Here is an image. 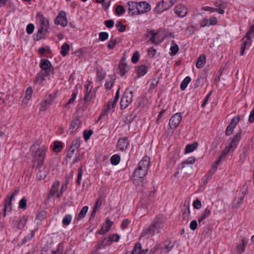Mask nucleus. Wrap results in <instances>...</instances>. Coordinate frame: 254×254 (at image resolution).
<instances>
[{
    "label": "nucleus",
    "instance_id": "obj_1",
    "mask_svg": "<svg viewBox=\"0 0 254 254\" xmlns=\"http://www.w3.org/2000/svg\"><path fill=\"white\" fill-rule=\"evenodd\" d=\"M164 216L159 214L152 221L150 225L141 233V236L146 235L153 236L155 233H159L163 227Z\"/></svg>",
    "mask_w": 254,
    "mask_h": 254
},
{
    "label": "nucleus",
    "instance_id": "obj_2",
    "mask_svg": "<svg viewBox=\"0 0 254 254\" xmlns=\"http://www.w3.org/2000/svg\"><path fill=\"white\" fill-rule=\"evenodd\" d=\"M47 149L48 147L44 145L38 148L35 151L32 152L34 167L39 168L42 166Z\"/></svg>",
    "mask_w": 254,
    "mask_h": 254
},
{
    "label": "nucleus",
    "instance_id": "obj_3",
    "mask_svg": "<svg viewBox=\"0 0 254 254\" xmlns=\"http://www.w3.org/2000/svg\"><path fill=\"white\" fill-rule=\"evenodd\" d=\"M37 17H38L40 22V27L37 32L38 39H41L44 38V36L48 32L49 28V20L40 12L37 14Z\"/></svg>",
    "mask_w": 254,
    "mask_h": 254
},
{
    "label": "nucleus",
    "instance_id": "obj_4",
    "mask_svg": "<svg viewBox=\"0 0 254 254\" xmlns=\"http://www.w3.org/2000/svg\"><path fill=\"white\" fill-rule=\"evenodd\" d=\"M40 66L42 68L40 75H42V80H45V77L50 76L54 72V68L48 60H41Z\"/></svg>",
    "mask_w": 254,
    "mask_h": 254
},
{
    "label": "nucleus",
    "instance_id": "obj_5",
    "mask_svg": "<svg viewBox=\"0 0 254 254\" xmlns=\"http://www.w3.org/2000/svg\"><path fill=\"white\" fill-rule=\"evenodd\" d=\"M147 172V171L142 169L141 170L139 169L137 167L133 173V184L135 186H142L143 184V178L146 176Z\"/></svg>",
    "mask_w": 254,
    "mask_h": 254
},
{
    "label": "nucleus",
    "instance_id": "obj_6",
    "mask_svg": "<svg viewBox=\"0 0 254 254\" xmlns=\"http://www.w3.org/2000/svg\"><path fill=\"white\" fill-rule=\"evenodd\" d=\"M129 88L126 89L120 102L121 108L123 110L127 108L132 100L133 91H128Z\"/></svg>",
    "mask_w": 254,
    "mask_h": 254
},
{
    "label": "nucleus",
    "instance_id": "obj_7",
    "mask_svg": "<svg viewBox=\"0 0 254 254\" xmlns=\"http://www.w3.org/2000/svg\"><path fill=\"white\" fill-rule=\"evenodd\" d=\"M55 23L56 24L61 25L63 27L66 26L67 24V19L65 12L61 11L55 19Z\"/></svg>",
    "mask_w": 254,
    "mask_h": 254
},
{
    "label": "nucleus",
    "instance_id": "obj_8",
    "mask_svg": "<svg viewBox=\"0 0 254 254\" xmlns=\"http://www.w3.org/2000/svg\"><path fill=\"white\" fill-rule=\"evenodd\" d=\"M182 120V116L181 113H176L171 118L169 126L171 128H176L180 124Z\"/></svg>",
    "mask_w": 254,
    "mask_h": 254
},
{
    "label": "nucleus",
    "instance_id": "obj_9",
    "mask_svg": "<svg viewBox=\"0 0 254 254\" xmlns=\"http://www.w3.org/2000/svg\"><path fill=\"white\" fill-rule=\"evenodd\" d=\"M128 13L131 15H138L137 2L133 1H128L127 3Z\"/></svg>",
    "mask_w": 254,
    "mask_h": 254
},
{
    "label": "nucleus",
    "instance_id": "obj_10",
    "mask_svg": "<svg viewBox=\"0 0 254 254\" xmlns=\"http://www.w3.org/2000/svg\"><path fill=\"white\" fill-rule=\"evenodd\" d=\"M138 14L148 12L151 9L150 4L146 1L137 2Z\"/></svg>",
    "mask_w": 254,
    "mask_h": 254
},
{
    "label": "nucleus",
    "instance_id": "obj_11",
    "mask_svg": "<svg viewBox=\"0 0 254 254\" xmlns=\"http://www.w3.org/2000/svg\"><path fill=\"white\" fill-rule=\"evenodd\" d=\"M128 144L127 137H124L118 140L117 147L119 150L124 151L127 150Z\"/></svg>",
    "mask_w": 254,
    "mask_h": 254
},
{
    "label": "nucleus",
    "instance_id": "obj_12",
    "mask_svg": "<svg viewBox=\"0 0 254 254\" xmlns=\"http://www.w3.org/2000/svg\"><path fill=\"white\" fill-rule=\"evenodd\" d=\"M27 221V218L26 216H24L22 217L17 219H14L13 220V225L17 228L20 230L23 229Z\"/></svg>",
    "mask_w": 254,
    "mask_h": 254
},
{
    "label": "nucleus",
    "instance_id": "obj_13",
    "mask_svg": "<svg viewBox=\"0 0 254 254\" xmlns=\"http://www.w3.org/2000/svg\"><path fill=\"white\" fill-rule=\"evenodd\" d=\"M175 12L180 17H184L187 13V8L184 5L180 4L174 8Z\"/></svg>",
    "mask_w": 254,
    "mask_h": 254
},
{
    "label": "nucleus",
    "instance_id": "obj_14",
    "mask_svg": "<svg viewBox=\"0 0 254 254\" xmlns=\"http://www.w3.org/2000/svg\"><path fill=\"white\" fill-rule=\"evenodd\" d=\"M150 165V159L145 156L138 163L137 167L139 169H142L148 171Z\"/></svg>",
    "mask_w": 254,
    "mask_h": 254
},
{
    "label": "nucleus",
    "instance_id": "obj_15",
    "mask_svg": "<svg viewBox=\"0 0 254 254\" xmlns=\"http://www.w3.org/2000/svg\"><path fill=\"white\" fill-rule=\"evenodd\" d=\"M215 6L217 7V12L220 14H223L224 13V9L226 8L227 4L225 2L220 0H217L214 4Z\"/></svg>",
    "mask_w": 254,
    "mask_h": 254
},
{
    "label": "nucleus",
    "instance_id": "obj_16",
    "mask_svg": "<svg viewBox=\"0 0 254 254\" xmlns=\"http://www.w3.org/2000/svg\"><path fill=\"white\" fill-rule=\"evenodd\" d=\"M148 70V67L145 64L136 67V73L138 77L144 76Z\"/></svg>",
    "mask_w": 254,
    "mask_h": 254
},
{
    "label": "nucleus",
    "instance_id": "obj_17",
    "mask_svg": "<svg viewBox=\"0 0 254 254\" xmlns=\"http://www.w3.org/2000/svg\"><path fill=\"white\" fill-rule=\"evenodd\" d=\"M89 85H87L86 92L84 97V101L85 103L90 102L92 99L95 97V93L91 91V89L88 90Z\"/></svg>",
    "mask_w": 254,
    "mask_h": 254
},
{
    "label": "nucleus",
    "instance_id": "obj_18",
    "mask_svg": "<svg viewBox=\"0 0 254 254\" xmlns=\"http://www.w3.org/2000/svg\"><path fill=\"white\" fill-rule=\"evenodd\" d=\"M247 244V239L245 237L243 238L242 239V244H238L237 246V252L238 254H241L245 251Z\"/></svg>",
    "mask_w": 254,
    "mask_h": 254
},
{
    "label": "nucleus",
    "instance_id": "obj_19",
    "mask_svg": "<svg viewBox=\"0 0 254 254\" xmlns=\"http://www.w3.org/2000/svg\"><path fill=\"white\" fill-rule=\"evenodd\" d=\"M80 124L81 122L79 118L77 117L75 118L70 124V127L69 128L70 132H71L76 130L79 127Z\"/></svg>",
    "mask_w": 254,
    "mask_h": 254
},
{
    "label": "nucleus",
    "instance_id": "obj_20",
    "mask_svg": "<svg viewBox=\"0 0 254 254\" xmlns=\"http://www.w3.org/2000/svg\"><path fill=\"white\" fill-rule=\"evenodd\" d=\"M150 32H151V34L149 41L151 42V43L158 45L161 42V41L158 38V32H155L153 30H151Z\"/></svg>",
    "mask_w": 254,
    "mask_h": 254
},
{
    "label": "nucleus",
    "instance_id": "obj_21",
    "mask_svg": "<svg viewBox=\"0 0 254 254\" xmlns=\"http://www.w3.org/2000/svg\"><path fill=\"white\" fill-rule=\"evenodd\" d=\"M206 63V56L205 54L201 55L197 59L196 63V67L200 68L203 67Z\"/></svg>",
    "mask_w": 254,
    "mask_h": 254
},
{
    "label": "nucleus",
    "instance_id": "obj_22",
    "mask_svg": "<svg viewBox=\"0 0 254 254\" xmlns=\"http://www.w3.org/2000/svg\"><path fill=\"white\" fill-rule=\"evenodd\" d=\"M111 245L109 242L108 241V238H104L102 241L98 242V243L95 246L96 251H99L102 248L106 246Z\"/></svg>",
    "mask_w": 254,
    "mask_h": 254
},
{
    "label": "nucleus",
    "instance_id": "obj_23",
    "mask_svg": "<svg viewBox=\"0 0 254 254\" xmlns=\"http://www.w3.org/2000/svg\"><path fill=\"white\" fill-rule=\"evenodd\" d=\"M198 143L197 142H194L192 143L188 144L185 148V153H189L193 151L197 147Z\"/></svg>",
    "mask_w": 254,
    "mask_h": 254
},
{
    "label": "nucleus",
    "instance_id": "obj_24",
    "mask_svg": "<svg viewBox=\"0 0 254 254\" xmlns=\"http://www.w3.org/2000/svg\"><path fill=\"white\" fill-rule=\"evenodd\" d=\"M243 40V42L241 47V51H240V55L243 56L244 54L245 50L247 46H251L252 43V41H248L247 40H245V38L242 39Z\"/></svg>",
    "mask_w": 254,
    "mask_h": 254
},
{
    "label": "nucleus",
    "instance_id": "obj_25",
    "mask_svg": "<svg viewBox=\"0 0 254 254\" xmlns=\"http://www.w3.org/2000/svg\"><path fill=\"white\" fill-rule=\"evenodd\" d=\"M120 69V73L122 76H123L128 70V67L126 63H122L119 65Z\"/></svg>",
    "mask_w": 254,
    "mask_h": 254
},
{
    "label": "nucleus",
    "instance_id": "obj_26",
    "mask_svg": "<svg viewBox=\"0 0 254 254\" xmlns=\"http://www.w3.org/2000/svg\"><path fill=\"white\" fill-rule=\"evenodd\" d=\"M230 150L231 149L230 148H229L228 147H226L222 152L221 155L219 156L218 160L216 161L217 162V163H219L220 161L223 159H225L227 155L229 154Z\"/></svg>",
    "mask_w": 254,
    "mask_h": 254
},
{
    "label": "nucleus",
    "instance_id": "obj_27",
    "mask_svg": "<svg viewBox=\"0 0 254 254\" xmlns=\"http://www.w3.org/2000/svg\"><path fill=\"white\" fill-rule=\"evenodd\" d=\"M177 1V0H162L161 1L162 4L164 6V8L167 10L171 7Z\"/></svg>",
    "mask_w": 254,
    "mask_h": 254
},
{
    "label": "nucleus",
    "instance_id": "obj_28",
    "mask_svg": "<svg viewBox=\"0 0 254 254\" xmlns=\"http://www.w3.org/2000/svg\"><path fill=\"white\" fill-rule=\"evenodd\" d=\"M254 38V25H252L245 36V39L248 41H252V39Z\"/></svg>",
    "mask_w": 254,
    "mask_h": 254
},
{
    "label": "nucleus",
    "instance_id": "obj_29",
    "mask_svg": "<svg viewBox=\"0 0 254 254\" xmlns=\"http://www.w3.org/2000/svg\"><path fill=\"white\" fill-rule=\"evenodd\" d=\"M69 50V45L67 43H65L62 45L61 47L60 53L64 57L68 53Z\"/></svg>",
    "mask_w": 254,
    "mask_h": 254
},
{
    "label": "nucleus",
    "instance_id": "obj_30",
    "mask_svg": "<svg viewBox=\"0 0 254 254\" xmlns=\"http://www.w3.org/2000/svg\"><path fill=\"white\" fill-rule=\"evenodd\" d=\"M111 109L112 108L111 107V102H108L106 105L104 106V109L101 112L99 120H100L103 116H106L107 113L109 112Z\"/></svg>",
    "mask_w": 254,
    "mask_h": 254
},
{
    "label": "nucleus",
    "instance_id": "obj_31",
    "mask_svg": "<svg viewBox=\"0 0 254 254\" xmlns=\"http://www.w3.org/2000/svg\"><path fill=\"white\" fill-rule=\"evenodd\" d=\"M52 99L50 100L46 99L45 101H42L41 103V107L40 108V110L42 111L46 110L49 107V106L52 104Z\"/></svg>",
    "mask_w": 254,
    "mask_h": 254
},
{
    "label": "nucleus",
    "instance_id": "obj_32",
    "mask_svg": "<svg viewBox=\"0 0 254 254\" xmlns=\"http://www.w3.org/2000/svg\"><path fill=\"white\" fill-rule=\"evenodd\" d=\"M206 217V209L203 211L201 215L198 218V226L201 227L204 226L205 224V222L204 220H205Z\"/></svg>",
    "mask_w": 254,
    "mask_h": 254
},
{
    "label": "nucleus",
    "instance_id": "obj_33",
    "mask_svg": "<svg viewBox=\"0 0 254 254\" xmlns=\"http://www.w3.org/2000/svg\"><path fill=\"white\" fill-rule=\"evenodd\" d=\"M88 210V206H85L83 207L78 215V217L77 218V220H80L81 219L84 218Z\"/></svg>",
    "mask_w": 254,
    "mask_h": 254
},
{
    "label": "nucleus",
    "instance_id": "obj_34",
    "mask_svg": "<svg viewBox=\"0 0 254 254\" xmlns=\"http://www.w3.org/2000/svg\"><path fill=\"white\" fill-rule=\"evenodd\" d=\"M184 207H185L184 210H183V213L182 214V217L184 219H188L190 216V210L189 205H186L185 204L184 205Z\"/></svg>",
    "mask_w": 254,
    "mask_h": 254
},
{
    "label": "nucleus",
    "instance_id": "obj_35",
    "mask_svg": "<svg viewBox=\"0 0 254 254\" xmlns=\"http://www.w3.org/2000/svg\"><path fill=\"white\" fill-rule=\"evenodd\" d=\"M60 185V183L59 182L55 183L52 186L51 190L49 192V194L52 196H53L55 195L56 192L58 190V187Z\"/></svg>",
    "mask_w": 254,
    "mask_h": 254
},
{
    "label": "nucleus",
    "instance_id": "obj_36",
    "mask_svg": "<svg viewBox=\"0 0 254 254\" xmlns=\"http://www.w3.org/2000/svg\"><path fill=\"white\" fill-rule=\"evenodd\" d=\"M132 254H144V252L141 250V246L140 243L136 244L135 245Z\"/></svg>",
    "mask_w": 254,
    "mask_h": 254
},
{
    "label": "nucleus",
    "instance_id": "obj_37",
    "mask_svg": "<svg viewBox=\"0 0 254 254\" xmlns=\"http://www.w3.org/2000/svg\"><path fill=\"white\" fill-rule=\"evenodd\" d=\"M190 81L191 78L190 76H187L185 77L181 84L180 88L181 90H184Z\"/></svg>",
    "mask_w": 254,
    "mask_h": 254
},
{
    "label": "nucleus",
    "instance_id": "obj_38",
    "mask_svg": "<svg viewBox=\"0 0 254 254\" xmlns=\"http://www.w3.org/2000/svg\"><path fill=\"white\" fill-rule=\"evenodd\" d=\"M121 158L118 154H114L110 159L111 163L113 165H118L120 162Z\"/></svg>",
    "mask_w": 254,
    "mask_h": 254
},
{
    "label": "nucleus",
    "instance_id": "obj_39",
    "mask_svg": "<svg viewBox=\"0 0 254 254\" xmlns=\"http://www.w3.org/2000/svg\"><path fill=\"white\" fill-rule=\"evenodd\" d=\"M171 44L172 46L170 48V50L171 51V55H175L179 51V47L174 40L172 41Z\"/></svg>",
    "mask_w": 254,
    "mask_h": 254
},
{
    "label": "nucleus",
    "instance_id": "obj_40",
    "mask_svg": "<svg viewBox=\"0 0 254 254\" xmlns=\"http://www.w3.org/2000/svg\"><path fill=\"white\" fill-rule=\"evenodd\" d=\"M47 176V173L44 170L39 169L36 173V177L39 180H44Z\"/></svg>",
    "mask_w": 254,
    "mask_h": 254
},
{
    "label": "nucleus",
    "instance_id": "obj_41",
    "mask_svg": "<svg viewBox=\"0 0 254 254\" xmlns=\"http://www.w3.org/2000/svg\"><path fill=\"white\" fill-rule=\"evenodd\" d=\"M72 217L70 214L65 215L64 216V217L63 219V221H62V223H63V225L64 226L68 225L70 223V222L72 220Z\"/></svg>",
    "mask_w": 254,
    "mask_h": 254
},
{
    "label": "nucleus",
    "instance_id": "obj_42",
    "mask_svg": "<svg viewBox=\"0 0 254 254\" xmlns=\"http://www.w3.org/2000/svg\"><path fill=\"white\" fill-rule=\"evenodd\" d=\"M219 163H217V162L215 161L212 165V167H211V168L210 169V170L209 171V173L208 174H207V179L209 178V177H211L214 174V173L215 172V171H216L217 169V165Z\"/></svg>",
    "mask_w": 254,
    "mask_h": 254
},
{
    "label": "nucleus",
    "instance_id": "obj_43",
    "mask_svg": "<svg viewBox=\"0 0 254 254\" xmlns=\"http://www.w3.org/2000/svg\"><path fill=\"white\" fill-rule=\"evenodd\" d=\"M63 148L62 142L60 141H55L53 147V150L55 152H60Z\"/></svg>",
    "mask_w": 254,
    "mask_h": 254
},
{
    "label": "nucleus",
    "instance_id": "obj_44",
    "mask_svg": "<svg viewBox=\"0 0 254 254\" xmlns=\"http://www.w3.org/2000/svg\"><path fill=\"white\" fill-rule=\"evenodd\" d=\"M80 145V140L79 138H75L72 142L70 147L74 150L77 149Z\"/></svg>",
    "mask_w": 254,
    "mask_h": 254
},
{
    "label": "nucleus",
    "instance_id": "obj_45",
    "mask_svg": "<svg viewBox=\"0 0 254 254\" xmlns=\"http://www.w3.org/2000/svg\"><path fill=\"white\" fill-rule=\"evenodd\" d=\"M165 10H166V9L164 8V6L162 4V1L158 3L155 8V11L157 13H161Z\"/></svg>",
    "mask_w": 254,
    "mask_h": 254
},
{
    "label": "nucleus",
    "instance_id": "obj_46",
    "mask_svg": "<svg viewBox=\"0 0 254 254\" xmlns=\"http://www.w3.org/2000/svg\"><path fill=\"white\" fill-rule=\"evenodd\" d=\"M117 44H118V42H117V40H114L113 37H112L109 41L107 46L110 50H112Z\"/></svg>",
    "mask_w": 254,
    "mask_h": 254
},
{
    "label": "nucleus",
    "instance_id": "obj_47",
    "mask_svg": "<svg viewBox=\"0 0 254 254\" xmlns=\"http://www.w3.org/2000/svg\"><path fill=\"white\" fill-rule=\"evenodd\" d=\"M120 237L118 234L112 235L109 238H108V241L111 245L113 242H118Z\"/></svg>",
    "mask_w": 254,
    "mask_h": 254
},
{
    "label": "nucleus",
    "instance_id": "obj_48",
    "mask_svg": "<svg viewBox=\"0 0 254 254\" xmlns=\"http://www.w3.org/2000/svg\"><path fill=\"white\" fill-rule=\"evenodd\" d=\"M109 34L106 32H101L99 34V40L100 41H104L108 39Z\"/></svg>",
    "mask_w": 254,
    "mask_h": 254
},
{
    "label": "nucleus",
    "instance_id": "obj_49",
    "mask_svg": "<svg viewBox=\"0 0 254 254\" xmlns=\"http://www.w3.org/2000/svg\"><path fill=\"white\" fill-rule=\"evenodd\" d=\"M240 122V117L239 116H236L234 117L230 122V125L234 127H235L236 125L239 123Z\"/></svg>",
    "mask_w": 254,
    "mask_h": 254
},
{
    "label": "nucleus",
    "instance_id": "obj_50",
    "mask_svg": "<svg viewBox=\"0 0 254 254\" xmlns=\"http://www.w3.org/2000/svg\"><path fill=\"white\" fill-rule=\"evenodd\" d=\"M33 93V90L31 86H29L27 88L26 91V96L25 98L27 99V100H29L32 98V95Z\"/></svg>",
    "mask_w": 254,
    "mask_h": 254
},
{
    "label": "nucleus",
    "instance_id": "obj_51",
    "mask_svg": "<svg viewBox=\"0 0 254 254\" xmlns=\"http://www.w3.org/2000/svg\"><path fill=\"white\" fill-rule=\"evenodd\" d=\"M116 26L120 32H123L126 30V26L121 21H118L116 24Z\"/></svg>",
    "mask_w": 254,
    "mask_h": 254
},
{
    "label": "nucleus",
    "instance_id": "obj_52",
    "mask_svg": "<svg viewBox=\"0 0 254 254\" xmlns=\"http://www.w3.org/2000/svg\"><path fill=\"white\" fill-rule=\"evenodd\" d=\"M77 92L72 93V95H71V96H72L71 98L65 104L64 107H67L68 105L73 103L75 101V99L77 96Z\"/></svg>",
    "mask_w": 254,
    "mask_h": 254
},
{
    "label": "nucleus",
    "instance_id": "obj_53",
    "mask_svg": "<svg viewBox=\"0 0 254 254\" xmlns=\"http://www.w3.org/2000/svg\"><path fill=\"white\" fill-rule=\"evenodd\" d=\"M139 56L140 55L139 52L137 51H135L132 56L131 62L134 64L136 63L139 60Z\"/></svg>",
    "mask_w": 254,
    "mask_h": 254
},
{
    "label": "nucleus",
    "instance_id": "obj_54",
    "mask_svg": "<svg viewBox=\"0 0 254 254\" xmlns=\"http://www.w3.org/2000/svg\"><path fill=\"white\" fill-rule=\"evenodd\" d=\"M26 205L27 200L25 197H23L20 200L18 207L21 209H25Z\"/></svg>",
    "mask_w": 254,
    "mask_h": 254
},
{
    "label": "nucleus",
    "instance_id": "obj_55",
    "mask_svg": "<svg viewBox=\"0 0 254 254\" xmlns=\"http://www.w3.org/2000/svg\"><path fill=\"white\" fill-rule=\"evenodd\" d=\"M242 132L240 131L238 132L234 136L233 138V140L236 143L239 144L240 140L241 138Z\"/></svg>",
    "mask_w": 254,
    "mask_h": 254
},
{
    "label": "nucleus",
    "instance_id": "obj_56",
    "mask_svg": "<svg viewBox=\"0 0 254 254\" xmlns=\"http://www.w3.org/2000/svg\"><path fill=\"white\" fill-rule=\"evenodd\" d=\"M125 11L124 7L121 5H118L116 8V12L119 15L123 14Z\"/></svg>",
    "mask_w": 254,
    "mask_h": 254
},
{
    "label": "nucleus",
    "instance_id": "obj_57",
    "mask_svg": "<svg viewBox=\"0 0 254 254\" xmlns=\"http://www.w3.org/2000/svg\"><path fill=\"white\" fill-rule=\"evenodd\" d=\"M113 224V222L112 221H111L108 218H107L105 224L103 226H104L105 229L108 230V232L110 230Z\"/></svg>",
    "mask_w": 254,
    "mask_h": 254
},
{
    "label": "nucleus",
    "instance_id": "obj_58",
    "mask_svg": "<svg viewBox=\"0 0 254 254\" xmlns=\"http://www.w3.org/2000/svg\"><path fill=\"white\" fill-rule=\"evenodd\" d=\"M114 83V80L112 78H110L109 80H107L105 85L106 88L108 90L111 89Z\"/></svg>",
    "mask_w": 254,
    "mask_h": 254
},
{
    "label": "nucleus",
    "instance_id": "obj_59",
    "mask_svg": "<svg viewBox=\"0 0 254 254\" xmlns=\"http://www.w3.org/2000/svg\"><path fill=\"white\" fill-rule=\"evenodd\" d=\"M75 150H74L73 148H72V147H69L68 152L66 154V160L67 161L68 160V159H70L73 156L75 152Z\"/></svg>",
    "mask_w": 254,
    "mask_h": 254
},
{
    "label": "nucleus",
    "instance_id": "obj_60",
    "mask_svg": "<svg viewBox=\"0 0 254 254\" xmlns=\"http://www.w3.org/2000/svg\"><path fill=\"white\" fill-rule=\"evenodd\" d=\"M93 133V131L91 130H85L84 132H83V137H84V139L85 141H87V140H88L90 137V136L91 135V134Z\"/></svg>",
    "mask_w": 254,
    "mask_h": 254
},
{
    "label": "nucleus",
    "instance_id": "obj_61",
    "mask_svg": "<svg viewBox=\"0 0 254 254\" xmlns=\"http://www.w3.org/2000/svg\"><path fill=\"white\" fill-rule=\"evenodd\" d=\"M206 72L204 71V72L198 76L197 79L196 80V82L199 84H200L201 82H202V80L204 79H206Z\"/></svg>",
    "mask_w": 254,
    "mask_h": 254
},
{
    "label": "nucleus",
    "instance_id": "obj_62",
    "mask_svg": "<svg viewBox=\"0 0 254 254\" xmlns=\"http://www.w3.org/2000/svg\"><path fill=\"white\" fill-rule=\"evenodd\" d=\"M34 25L32 23L28 24L26 27V32L28 34H32L34 30Z\"/></svg>",
    "mask_w": 254,
    "mask_h": 254
},
{
    "label": "nucleus",
    "instance_id": "obj_63",
    "mask_svg": "<svg viewBox=\"0 0 254 254\" xmlns=\"http://www.w3.org/2000/svg\"><path fill=\"white\" fill-rule=\"evenodd\" d=\"M166 243H168V244H167L165 246V249L167 250L168 252H169L170 251L172 248L174 247L175 246V242H173V243H171V242L170 241H166Z\"/></svg>",
    "mask_w": 254,
    "mask_h": 254
},
{
    "label": "nucleus",
    "instance_id": "obj_64",
    "mask_svg": "<svg viewBox=\"0 0 254 254\" xmlns=\"http://www.w3.org/2000/svg\"><path fill=\"white\" fill-rule=\"evenodd\" d=\"M64 244L63 243H60L58 246V249L56 251H55L56 254H62L64 251Z\"/></svg>",
    "mask_w": 254,
    "mask_h": 254
}]
</instances>
